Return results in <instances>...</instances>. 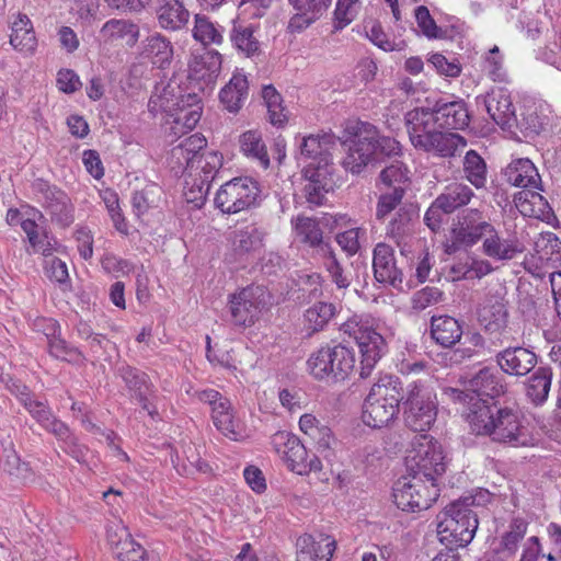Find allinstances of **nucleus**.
I'll list each match as a JSON object with an SVG mask.
<instances>
[{
	"mask_svg": "<svg viewBox=\"0 0 561 561\" xmlns=\"http://www.w3.org/2000/svg\"><path fill=\"white\" fill-rule=\"evenodd\" d=\"M347 129L353 139L342 165L353 174H359L368 164L400 152V144L394 138L381 136L370 123L356 122Z\"/></svg>",
	"mask_w": 561,
	"mask_h": 561,
	"instance_id": "obj_1",
	"label": "nucleus"
},
{
	"mask_svg": "<svg viewBox=\"0 0 561 561\" xmlns=\"http://www.w3.org/2000/svg\"><path fill=\"white\" fill-rule=\"evenodd\" d=\"M404 121L410 141L419 151L449 159L458 156L467 146L463 136L442 130L427 113L409 111Z\"/></svg>",
	"mask_w": 561,
	"mask_h": 561,
	"instance_id": "obj_2",
	"label": "nucleus"
},
{
	"mask_svg": "<svg viewBox=\"0 0 561 561\" xmlns=\"http://www.w3.org/2000/svg\"><path fill=\"white\" fill-rule=\"evenodd\" d=\"M507 182L524 191L514 197L518 211L525 217L548 218L552 211L541 191V178L535 164L527 158L512 161L504 171Z\"/></svg>",
	"mask_w": 561,
	"mask_h": 561,
	"instance_id": "obj_3",
	"label": "nucleus"
},
{
	"mask_svg": "<svg viewBox=\"0 0 561 561\" xmlns=\"http://www.w3.org/2000/svg\"><path fill=\"white\" fill-rule=\"evenodd\" d=\"M403 399L399 378L392 375L380 376L364 401L363 422L373 428L388 425L398 415Z\"/></svg>",
	"mask_w": 561,
	"mask_h": 561,
	"instance_id": "obj_4",
	"label": "nucleus"
},
{
	"mask_svg": "<svg viewBox=\"0 0 561 561\" xmlns=\"http://www.w3.org/2000/svg\"><path fill=\"white\" fill-rule=\"evenodd\" d=\"M473 496L457 500L445 507L438 515L437 533L442 542L466 547L478 529V512Z\"/></svg>",
	"mask_w": 561,
	"mask_h": 561,
	"instance_id": "obj_5",
	"label": "nucleus"
},
{
	"mask_svg": "<svg viewBox=\"0 0 561 561\" xmlns=\"http://www.w3.org/2000/svg\"><path fill=\"white\" fill-rule=\"evenodd\" d=\"M341 331L357 343L362 354L359 375L362 378L369 377L383 354L385 339L376 331L370 320L359 316H354L344 322Z\"/></svg>",
	"mask_w": 561,
	"mask_h": 561,
	"instance_id": "obj_6",
	"label": "nucleus"
},
{
	"mask_svg": "<svg viewBox=\"0 0 561 561\" xmlns=\"http://www.w3.org/2000/svg\"><path fill=\"white\" fill-rule=\"evenodd\" d=\"M436 397L421 380L411 382L403 401L404 422L414 432H426L437 416Z\"/></svg>",
	"mask_w": 561,
	"mask_h": 561,
	"instance_id": "obj_7",
	"label": "nucleus"
},
{
	"mask_svg": "<svg viewBox=\"0 0 561 561\" xmlns=\"http://www.w3.org/2000/svg\"><path fill=\"white\" fill-rule=\"evenodd\" d=\"M407 466L410 472L422 476L427 482L436 483V479L446 470L440 444L426 434L415 436L412 449L407 456Z\"/></svg>",
	"mask_w": 561,
	"mask_h": 561,
	"instance_id": "obj_8",
	"label": "nucleus"
},
{
	"mask_svg": "<svg viewBox=\"0 0 561 561\" xmlns=\"http://www.w3.org/2000/svg\"><path fill=\"white\" fill-rule=\"evenodd\" d=\"M392 496L398 508L416 512L431 507L439 496V490L436 483L427 482L422 476L411 472L394 483Z\"/></svg>",
	"mask_w": 561,
	"mask_h": 561,
	"instance_id": "obj_9",
	"label": "nucleus"
},
{
	"mask_svg": "<svg viewBox=\"0 0 561 561\" xmlns=\"http://www.w3.org/2000/svg\"><path fill=\"white\" fill-rule=\"evenodd\" d=\"M310 374L317 379H344L355 366L354 353L347 347L325 345L313 352L307 360Z\"/></svg>",
	"mask_w": 561,
	"mask_h": 561,
	"instance_id": "obj_10",
	"label": "nucleus"
},
{
	"mask_svg": "<svg viewBox=\"0 0 561 561\" xmlns=\"http://www.w3.org/2000/svg\"><path fill=\"white\" fill-rule=\"evenodd\" d=\"M272 445L287 468L298 474L321 470V461L314 455H309L299 438L288 432L280 431L273 435Z\"/></svg>",
	"mask_w": 561,
	"mask_h": 561,
	"instance_id": "obj_11",
	"label": "nucleus"
},
{
	"mask_svg": "<svg viewBox=\"0 0 561 561\" xmlns=\"http://www.w3.org/2000/svg\"><path fill=\"white\" fill-rule=\"evenodd\" d=\"M490 437L493 442L511 447H527L535 444V437L528 424L518 412L510 408L496 410Z\"/></svg>",
	"mask_w": 561,
	"mask_h": 561,
	"instance_id": "obj_12",
	"label": "nucleus"
},
{
	"mask_svg": "<svg viewBox=\"0 0 561 561\" xmlns=\"http://www.w3.org/2000/svg\"><path fill=\"white\" fill-rule=\"evenodd\" d=\"M259 194V185L251 178H234L220 186L215 206L224 214H237L253 206Z\"/></svg>",
	"mask_w": 561,
	"mask_h": 561,
	"instance_id": "obj_13",
	"label": "nucleus"
},
{
	"mask_svg": "<svg viewBox=\"0 0 561 561\" xmlns=\"http://www.w3.org/2000/svg\"><path fill=\"white\" fill-rule=\"evenodd\" d=\"M491 226L490 218L478 208H467L460 211L453 224V244L448 248V252H455L458 248L476 245L483 240Z\"/></svg>",
	"mask_w": 561,
	"mask_h": 561,
	"instance_id": "obj_14",
	"label": "nucleus"
},
{
	"mask_svg": "<svg viewBox=\"0 0 561 561\" xmlns=\"http://www.w3.org/2000/svg\"><path fill=\"white\" fill-rule=\"evenodd\" d=\"M270 295L263 286H248L233 294L229 300L231 322L239 328L254 324L261 311L267 306Z\"/></svg>",
	"mask_w": 561,
	"mask_h": 561,
	"instance_id": "obj_15",
	"label": "nucleus"
},
{
	"mask_svg": "<svg viewBox=\"0 0 561 561\" xmlns=\"http://www.w3.org/2000/svg\"><path fill=\"white\" fill-rule=\"evenodd\" d=\"M444 394L451 401L466 405L463 415L476 434L490 436L495 423V413L491 410L490 401L483 398H474L470 393L456 388H446Z\"/></svg>",
	"mask_w": 561,
	"mask_h": 561,
	"instance_id": "obj_16",
	"label": "nucleus"
},
{
	"mask_svg": "<svg viewBox=\"0 0 561 561\" xmlns=\"http://www.w3.org/2000/svg\"><path fill=\"white\" fill-rule=\"evenodd\" d=\"M413 112H423L432 116L433 123L442 129L463 130L469 126L470 115L462 100L437 101L433 107H416Z\"/></svg>",
	"mask_w": 561,
	"mask_h": 561,
	"instance_id": "obj_17",
	"label": "nucleus"
},
{
	"mask_svg": "<svg viewBox=\"0 0 561 561\" xmlns=\"http://www.w3.org/2000/svg\"><path fill=\"white\" fill-rule=\"evenodd\" d=\"M106 541L119 561H142L146 556L144 547L136 542L122 520L110 522L106 526Z\"/></svg>",
	"mask_w": 561,
	"mask_h": 561,
	"instance_id": "obj_18",
	"label": "nucleus"
},
{
	"mask_svg": "<svg viewBox=\"0 0 561 561\" xmlns=\"http://www.w3.org/2000/svg\"><path fill=\"white\" fill-rule=\"evenodd\" d=\"M538 358L533 348L515 345L497 352L494 360L503 374L520 378L535 369Z\"/></svg>",
	"mask_w": 561,
	"mask_h": 561,
	"instance_id": "obj_19",
	"label": "nucleus"
},
{
	"mask_svg": "<svg viewBox=\"0 0 561 561\" xmlns=\"http://www.w3.org/2000/svg\"><path fill=\"white\" fill-rule=\"evenodd\" d=\"M373 270L375 279L383 285L399 287L403 280V273L397 266L394 250L383 242L375 245L373 251Z\"/></svg>",
	"mask_w": 561,
	"mask_h": 561,
	"instance_id": "obj_20",
	"label": "nucleus"
},
{
	"mask_svg": "<svg viewBox=\"0 0 561 561\" xmlns=\"http://www.w3.org/2000/svg\"><path fill=\"white\" fill-rule=\"evenodd\" d=\"M339 138L332 133L322 135H309L300 144V152L297 161L301 165L312 162L332 161L331 152L336 147Z\"/></svg>",
	"mask_w": 561,
	"mask_h": 561,
	"instance_id": "obj_21",
	"label": "nucleus"
},
{
	"mask_svg": "<svg viewBox=\"0 0 561 561\" xmlns=\"http://www.w3.org/2000/svg\"><path fill=\"white\" fill-rule=\"evenodd\" d=\"M298 558L312 561H330L336 547L335 540L324 534H305L297 539Z\"/></svg>",
	"mask_w": 561,
	"mask_h": 561,
	"instance_id": "obj_22",
	"label": "nucleus"
},
{
	"mask_svg": "<svg viewBox=\"0 0 561 561\" xmlns=\"http://www.w3.org/2000/svg\"><path fill=\"white\" fill-rule=\"evenodd\" d=\"M483 102L488 114L500 127L505 129L515 125V110L511 96L505 90H492L485 95Z\"/></svg>",
	"mask_w": 561,
	"mask_h": 561,
	"instance_id": "obj_23",
	"label": "nucleus"
},
{
	"mask_svg": "<svg viewBox=\"0 0 561 561\" xmlns=\"http://www.w3.org/2000/svg\"><path fill=\"white\" fill-rule=\"evenodd\" d=\"M416 217L417 210L412 204L401 205L388 224L387 236L397 243L402 254L405 253L408 240L413 233L414 219Z\"/></svg>",
	"mask_w": 561,
	"mask_h": 561,
	"instance_id": "obj_24",
	"label": "nucleus"
},
{
	"mask_svg": "<svg viewBox=\"0 0 561 561\" xmlns=\"http://www.w3.org/2000/svg\"><path fill=\"white\" fill-rule=\"evenodd\" d=\"M474 398H483L488 401L501 396L505 391V386L501 377L490 367L480 369L468 383V388L462 390Z\"/></svg>",
	"mask_w": 561,
	"mask_h": 561,
	"instance_id": "obj_25",
	"label": "nucleus"
},
{
	"mask_svg": "<svg viewBox=\"0 0 561 561\" xmlns=\"http://www.w3.org/2000/svg\"><path fill=\"white\" fill-rule=\"evenodd\" d=\"M482 252L491 259L507 261L523 252V245L516 238H502L492 225L483 238Z\"/></svg>",
	"mask_w": 561,
	"mask_h": 561,
	"instance_id": "obj_26",
	"label": "nucleus"
},
{
	"mask_svg": "<svg viewBox=\"0 0 561 561\" xmlns=\"http://www.w3.org/2000/svg\"><path fill=\"white\" fill-rule=\"evenodd\" d=\"M201 100L195 93L181 95L180 105L170 115L172 117V129L174 133H186L192 130L199 122L202 116Z\"/></svg>",
	"mask_w": 561,
	"mask_h": 561,
	"instance_id": "obj_27",
	"label": "nucleus"
},
{
	"mask_svg": "<svg viewBox=\"0 0 561 561\" xmlns=\"http://www.w3.org/2000/svg\"><path fill=\"white\" fill-rule=\"evenodd\" d=\"M190 77L203 81L205 85L216 82L221 69V55L216 50H206L193 56L190 61Z\"/></svg>",
	"mask_w": 561,
	"mask_h": 561,
	"instance_id": "obj_28",
	"label": "nucleus"
},
{
	"mask_svg": "<svg viewBox=\"0 0 561 561\" xmlns=\"http://www.w3.org/2000/svg\"><path fill=\"white\" fill-rule=\"evenodd\" d=\"M263 232L254 225L239 228L231 233L230 242L237 259L243 260L263 247Z\"/></svg>",
	"mask_w": 561,
	"mask_h": 561,
	"instance_id": "obj_29",
	"label": "nucleus"
},
{
	"mask_svg": "<svg viewBox=\"0 0 561 561\" xmlns=\"http://www.w3.org/2000/svg\"><path fill=\"white\" fill-rule=\"evenodd\" d=\"M100 36L105 43L123 39L128 47H134L139 39L140 30L130 20L111 19L101 27Z\"/></svg>",
	"mask_w": 561,
	"mask_h": 561,
	"instance_id": "obj_30",
	"label": "nucleus"
},
{
	"mask_svg": "<svg viewBox=\"0 0 561 561\" xmlns=\"http://www.w3.org/2000/svg\"><path fill=\"white\" fill-rule=\"evenodd\" d=\"M249 92V82L244 75L233 73L230 81L219 93L220 103L229 113L236 114L243 106Z\"/></svg>",
	"mask_w": 561,
	"mask_h": 561,
	"instance_id": "obj_31",
	"label": "nucleus"
},
{
	"mask_svg": "<svg viewBox=\"0 0 561 561\" xmlns=\"http://www.w3.org/2000/svg\"><path fill=\"white\" fill-rule=\"evenodd\" d=\"M431 336L443 347H451L462 336V327L450 316H433L431 319Z\"/></svg>",
	"mask_w": 561,
	"mask_h": 561,
	"instance_id": "obj_32",
	"label": "nucleus"
},
{
	"mask_svg": "<svg viewBox=\"0 0 561 561\" xmlns=\"http://www.w3.org/2000/svg\"><path fill=\"white\" fill-rule=\"evenodd\" d=\"M216 428L231 440H240L244 437L242 422L234 415L230 400L219 403L211 413Z\"/></svg>",
	"mask_w": 561,
	"mask_h": 561,
	"instance_id": "obj_33",
	"label": "nucleus"
},
{
	"mask_svg": "<svg viewBox=\"0 0 561 561\" xmlns=\"http://www.w3.org/2000/svg\"><path fill=\"white\" fill-rule=\"evenodd\" d=\"M221 165V156L215 151H205L199 158L191 160L184 172L188 178H198V181L210 186Z\"/></svg>",
	"mask_w": 561,
	"mask_h": 561,
	"instance_id": "obj_34",
	"label": "nucleus"
},
{
	"mask_svg": "<svg viewBox=\"0 0 561 561\" xmlns=\"http://www.w3.org/2000/svg\"><path fill=\"white\" fill-rule=\"evenodd\" d=\"M141 55L158 68L163 69L173 58V46L167 37L154 33L142 41Z\"/></svg>",
	"mask_w": 561,
	"mask_h": 561,
	"instance_id": "obj_35",
	"label": "nucleus"
},
{
	"mask_svg": "<svg viewBox=\"0 0 561 561\" xmlns=\"http://www.w3.org/2000/svg\"><path fill=\"white\" fill-rule=\"evenodd\" d=\"M157 15L160 26L170 31L184 27L190 19L188 10L180 0H160Z\"/></svg>",
	"mask_w": 561,
	"mask_h": 561,
	"instance_id": "obj_36",
	"label": "nucleus"
},
{
	"mask_svg": "<svg viewBox=\"0 0 561 561\" xmlns=\"http://www.w3.org/2000/svg\"><path fill=\"white\" fill-rule=\"evenodd\" d=\"M474 196L473 191L466 184L453 183L435 199L436 207H439L444 214H450L457 208L462 207Z\"/></svg>",
	"mask_w": 561,
	"mask_h": 561,
	"instance_id": "obj_37",
	"label": "nucleus"
},
{
	"mask_svg": "<svg viewBox=\"0 0 561 561\" xmlns=\"http://www.w3.org/2000/svg\"><path fill=\"white\" fill-rule=\"evenodd\" d=\"M552 381L550 367H538L526 382V396L535 404H542L549 396Z\"/></svg>",
	"mask_w": 561,
	"mask_h": 561,
	"instance_id": "obj_38",
	"label": "nucleus"
},
{
	"mask_svg": "<svg viewBox=\"0 0 561 561\" xmlns=\"http://www.w3.org/2000/svg\"><path fill=\"white\" fill-rule=\"evenodd\" d=\"M10 44L21 53H32L36 47V37L30 19L19 14L12 23Z\"/></svg>",
	"mask_w": 561,
	"mask_h": 561,
	"instance_id": "obj_39",
	"label": "nucleus"
},
{
	"mask_svg": "<svg viewBox=\"0 0 561 561\" xmlns=\"http://www.w3.org/2000/svg\"><path fill=\"white\" fill-rule=\"evenodd\" d=\"M336 307L330 302H317L309 307L304 313V325L307 335L322 331L334 317Z\"/></svg>",
	"mask_w": 561,
	"mask_h": 561,
	"instance_id": "obj_40",
	"label": "nucleus"
},
{
	"mask_svg": "<svg viewBox=\"0 0 561 561\" xmlns=\"http://www.w3.org/2000/svg\"><path fill=\"white\" fill-rule=\"evenodd\" d=\"M256 27L253 24H244L242 22H233L230 32V41L233 46L247 57L254 56L260 51V42L254 36Z\"/></svg>",
	"mask_w": 561,
	"mask_h": 561,
	"instance_id": "obj_41",
	"label": "nucleus"
},
{
	"mask_svg": "<svg viewBox=\"0 0 561 561\" xmlns=\"http://www.w3.org/2000/svg\"><path fill=\"white\" fill-rule=\"evenodd\" d=\"M239 146L241 152L260 163L261 167L267 169L270 167V157L266 146L259 130H247L239 137Z\"/></svg>",
	"mask_w": 561,
	"mask_h": 561,
	"instance_id": "obj_42",
	"label": "nucleus"
},
{
	"mask_svg": "<svg viewBox=\"0 0 561 561\" xmlns=\"http://www.w3.org/2000/svg\"><path fill=\"white\" fill-rule=\"evenodd\" d=\"M46 330L45 335L47 337L50 355L68 362L77 360L81 356L77 348L69 346L68 343L60 337L59 325L55 320H46Z\"/></svg>",
	"mask_w": 561,
	"mask_h": 561,
	"instance_id": "obj_43",
	"label": "nucleus"
},
{
	"mask_svg": "<svg viewBox=\"0 0 561 561\" xmlns=\"http://www.w3.org/2000/svg\"><path fill=\"white\" fill-rule=\"evenodd\" d=\"M293 224L296 236L301 242L312 248H320L323 253H325V247H331L323 242L322 230L314 219L306 216H297L293 219Z\"/></svg>",
	"mask_w": 561,
	"mask_h": 561,
	"instance_id": "obj_44",
	"label": "nucleus"
},
{
	"mask_svg": "<svg viewBox=\"0 0 561 561\" xmlns=\"http://www.w3.org/2000/svg\"><path fill=\"white\" fill-rule=\"evenodd\" d=\"M193 38L204 46L221 45L224 42V27L214 23L208 16L196 14L192 30Z\"/></svg>",
	"mask_w": 561,
	"mask_h": 561,
	"instance_id": "obj_45",
	"label": "nucleus"
},
{
	"mask_svg": "<svg viewBox=\"0 0 561 561\" xmlns=\"http://www.w3.org/2000/svg\"><path fill=\"white\" fill-rule=\"evenodd\" d=\"M206 145L205 137L201 134H193L171 150V157L176 160L179 167L185 168L191 163V160L199 158L205 152L203 150Z\"/></svg>",
	"mask_w": 561,
	"mask_h": 561,
	"instance_id": "obj_46",
	"label": "nucleus"
},
{
	"mask_svg": "<svg viewBox=\"0 0 561 561\" xmlns=\"http://www.w3.org/2000/svg\"><path fill=\"white\" fill-rule=\"evenodd\" d=\"M527 531V523L522 518L514 519L508 530L503 534L495 551L501 558H512L518 550L519 542L524 539Z\"/></svg>",
	"mask_w": 561,
	"mask_h": 561,
	"instance_id": "obj_47",
	"label": "nucleus"
},
{
	"mask_svg": "<svg viewBox=\"0 0 561 561\" xmlns=\"http://www.w3.org/2000/svg\"><path fill=\"white\" fill-rule=\"evenodd\" d=\"M462 171L465 178L476 187L482 188L486 184L488 169L484 159L476 151L469 150L466 152Z\"/></svg>",
	"mask_w": 561,
	"mask_h": 561,
	"instance_id": "obj_48",
	"label": "nucleus"
},
{
	"mask_svg": "<svg viewBox=\"0 0 561 561\" xmlns=\"http://www.w3.org/2000/svg\"><path fill=\"white\" fill-rule=\"evenodd\" d=\"M508 312L502 300L484 306L480 312V322L486 332H501L507 327Z\"/></svg>",
	"mask_w": 561,
	"mask_h": 561,
	"instance_id": "obj_49",
	"label": "nucleus"
},
{
	"mask_svg": "<svg viewBox=\"0 0 561 561\" xmlns=\"http://www.w3.org/2000/svg\"><path fill=\"white\" fill-rule=\"evenodd\" d=\"M122 377L129 390L134 391L136 399L142 403V408L152 416L156 413L147 402L148 385L146 375L131 367L121 368Z\"/></svg>",
	"mask_w": 561,
	"mask_h": 561,
	"instance_id": "obj_50",
	"label": "nucleus"
},
{
	"mask_svg": "<svg viewBox=\"0 0 561 561\" xmlns=\"http://www.w3.org/2000/svg\"><path fill=\"white\" fill-rule=\"evenodd\" d=\"M262 98L267 108L268 121L274 126H282L287 121L283 99L273 85L262 89Z\"/></svg>",
	"mask_w": 561,
	"mask_h": 561,
	"instance_id": "obj_51",
	"label": "nucleus"
},
{
	"mask_svg": "<svg viewBox=\"0 0 561 561\" xmlns=\"http://www.w3.org/2000/svg\"><path fill=\"white\" fill-rule=\"evenodd\" d=\"M535 249L541 260L552 263L561 261V240L553 232H541L535 241Z\"/></svg>",
	"mask_w": 561,
	"mask_h": 561,
	"instance_id": "obj_52",
	"label": "nucleus"
},
{
	"mask_svg": "<svg viewBox=\"0 0 561 561\" xmlns=\"http://www.w3.org/2000/svg\"><path fill=\"white\" fill-rule=\"evenodd\" d=\"M44 208L49 213L53 220L62 226H68L72 221L73 207L70 198L64 191L55 193V198Z\"/></svg>",
	"mask_w": 561,
	"mask_h": 561,
	"instance_id": "obj_53",
	"label": "nucleus"
},
{
	"mask_svg": "<svg viewBox=\"0 0 561 561\" xmlns=\"http://www.w3.org/2000/svg\"><path fill=\"white\" fill-rule=\"evenodd\" d=\"M367 231L363 227H354L335 234V241L347 256L355 255L366 241Z\"/></svg>",
	"mask_w": 561,
	"mask_h": 561,
	"instance_id": "obj_54",
	"label": "nucleus"
},
{
	"mask_svg": "<svg viewBox=\"0 0 561 561\" xmlns=\"http://www.w3.org/2000/svg\"><path fill=\"white\" fill-rule=\"evenodd\" d=\"M404 193L405 190L402 186H394L391 191L382 193L377 202L376 218L383 220L393 210L397 211L401 205H407L402 203Z\"/></svg>",
	"mask_w": 561,
	"mask_h": 561,
	"instance_id": "obj_55",
	"label": "nucleus"
},
{
	"mask_svg": "<svg viewBox=\"0 0 561 561\" xmlns=\"http://www.w3.org/2000/svg\"><path fill=\"white\" fill-rule=\"evenodd\" d=\"M323 255L325 257L324 265L332 282L339 289L348 288L352 283L351 274L344 271L332 247H325V253H323Z\"/></svg>",
	"mask_w": 561,
	"mask_h": 561,
	"instance_id": "obj_56",
	"label": "nucleus"
},
{
	"mask_svg": "<svg viewBox=\"0 0 561 561\" xmlns=\"http://www.w3.org/2000/svg\"><path fill=\"white\" fill-rule=\"evenodd\" d=\"M359 10V0H337L333 12L334 30L339 31L351 24Z\"/></svg>",
	"mask_w": 561,
	"mask_h": 561,
	"instance_id": "obj_57",
	"label": "nucleus"
},
{
	"mask_svg": "<svg viewBox=\"0 0 561 561\" xmlns=\"http://www.w3.org/2000/svg\"><path fill=\"white\" fill-rule=\"evenodd\" d=\"M181 96H175L168 88H163L161 92L158 90L150 96L148 107L153 114L164 112L169 116L180 105Z\"/></svg>",
	"mask_w": 561,
	"mask_h": 561,
	"instance_id": "obj_58",
	"label": "nucleus"
},
{
	"mask_svg": "<svg viewBox=\"0 0 561 561\" xmlns=\"http://www.w3.org/2000/svg\"><path fill=\"white\" fill-rule=\"evenodd\" d=\"M302 178L305 181H313L317 183L328 182L330 185L335 186L333 174L332 161L329 162H312L311 164L302 165Z\"/></svg>",
	"mask_w": 561,
	"mask_h": 561,
	"instance_id": "obj_59",
	"label": "nucleus"
},
{
	"mask_svg": "<svg viewBox=\"0 0 561 561\" xmlns=\"http://www.w3.org/2000/svg\"><path fill=\"white\" fill-rule=\"evenodd\" d=\"M185 198L187 203L193 204L195 207L201 208L209 193L210 186L198 181V178H188L185 175Z\"/></svg>",
	"mask_w": 561,
	"mask_h": 561,
	"instance_id": "obj_60",
	"label": "nucleus"
},
{
	"mask_svg": "<svg viewBox=\"0 0 561 561\" xmlns=\"http://www.w3.org/2000/svg\"><path fill=\"white\" fill-rule=\"evenodd\" d=\"M443 291L436 287L426 286L412 296V309L420 312L442 301Z\"/></svg>",
	"mask_w": 561,
	"mask_h": 561,
	"instance_id": "obj_61",
	"label": "nucleus"
},
{
	"mask_svg": "<svg viewBox=\"0 0 561 561\" xmlns=\"http://www.w3.org/2000/svg\"><path fill=\"white\" fill-rule=\"evenodd\" d=\"M4 469L10 474L21 481H27L32 477V470L26 462H23L14 450H9L5 455Z\"/></svg>",
	"mask_w": 561,
	"mask_h": 561,
	"instance_id": "obj_62",
	"label": "nucleus"
},
{
	"mask_svg": "<svg viewBox=\"0 0 561 561\" xmlns=\"http://www.w3.org/2000/svg\"><path fill=\"white\" fill-rule=\"evenodd\" d=\"M334 186L328 182L320 184L313 181H305L302 188L306 201L314 206H320L325 201V195L333 191Z\"/></svg>",
	"mask_w": 561,
	"mask_h": 561,
	"instance_id": "obj_63",
	"label": "nucleus"
},
{
	"mask_svg": "<svg viewBox=\"0 0 561 561\" xmlns=\"http://www.w3.org/2000/svg\"><path fill=\"white\" fill-rule=\"evenodd\" d=\"M22 404L41 426H45L54 417L46 402L35 398L22 397Z\"/></svg>",
	"mask_w": 561,
	"mask_h": 561,
	"instance_id": "obj_64",
	"label": "nucleus"
}]
</instances>
